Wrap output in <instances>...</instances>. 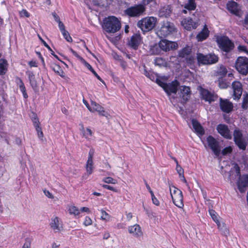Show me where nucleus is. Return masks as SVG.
I'll return each mask as SVG.
<instances>
[{
	"label": "nucleus",
	"instance_id": "bf43d9fd",
	"mask_svg": "<svg viewBox=\"0 0 248 248\" xmlns=\"http://www.w3.org/2000/svg\"><path fill=\"white\" fill-rule=\"evenodd\" d=\"M20 16H22V17H28L30 16L29 13L27 12V10H24V9L22 10L20 12Z\"/></svg>",
	"mask_w": 248,
	"mask_h": 248
},
{
	"label": "nucleus",
	"instance_id": "603ef678",
	"mask_svg": "<svg viewBox=\"0 0 248 248\" xmlns=\"http://www.w3.org/2000/svg\"><path fill=\"white\" fill-rule=\"evenodd\" d=\"M237 49L239 52H243L248 54V50L247 49L246 46L243 45H239L237 47Z\"/></svg>",
	"mask_w": 248,
	"mask_h": 248
},
{
	"label": "nucleus",
	"instance_id": "69168bd1",
	"mask_svg": "<svg viewBox=\"0 0 248 248\" xmlns=\"http://www.w3.org/2000/svg\"><path fill=\"white\" fill-rule=\"evenodd\" d=\"M32 122L34 124V127H36L37 126H39V122L38 119L37 118L36 116H35L33 119Z\"/></svg>",
	"mask_w": 248,
	"mask_h": 248
},
{
	"label": "nucleus",
	"instance_id": "0e129e2a",
	"mask_svg": "<svg viewBox=\"0 0 248 248\" xmlns=\"http://www.w3.org/2000/svg\"><path fill=\"white\" fill-rule=\"evenodd\" d=\"M151 80L154 81V80H156L157 78L161 79V80L163 79V77H155V75L153 73H151V75L149 78Z\"/></svg>",
	"mask_w": 248,
	"mask_h": 248
},
{
	"label": "nucleus",
	"instance_id": "9b49d317",
	"mask_svg": "<svg viewBox=\"0 0 248 248\" xmlns=\"http://www.w3.org/2000/svg\"><path fill=\"white\" fill-rule=\"evenodd\" d=\"M159 46L162 50L165 51L176 49L178 47V45L176 42L169 41L166 39L160 40Z\"/></svg>",
	"mask_w": 248,
	"mask_h": 248
},
{
	"label": "nucleus",
	"instance_id": "f03ea898",
	"mask_svg": "<svg viewBox=\"0 0 248 248\" xmlns=\"http://www.w3.org/2000/svg\"><path fill=\"white\" fill-rule=\"evenodd\" d=\"M167 80V78L166 77H163L162 80L157 78L156 83L163 89L168 96H170L171 93L175 94L177 91V88L179 86V83L177 80H174L167 84L165 82Z\"/></svg>",
	"mask_w": 248,
	"mask_h": 248
},
{
	"label": "nucleus",
	"instance_id": "2eb2a0df",
	"mask_svg": "<svg viewBox=\"0 0 248 248\" xmlns=\"http://www.w3.org/2000/svg\"><path fill=\"white\" fill-rule=\"evenodd\" d=\"M219 106L221 110L225 113L231 112L233 108V104L227 99H223L222 98L219 99Z\"/></svg>",
	"mask_w": 248,
	"mask_h": 248
},
{
	"label": "nucleus",
	"instance_id": "cd10ccee",
	"mask_svg": "<svg viewBox=\"0 0 248 248\" xmlns=\"http://www.w3.org/2000/svg\"><path fill=\"white\" fill-rule=\"evenodd\" d=\"M68 211L70 215L75 217H80L79 209L74 205H69L68 206Z\"/></svg>",
	"mask_w": 248,
	"mask_h": 248
},
{
	"label": "nucleus",
	"instance_id": "6e6552de",
	"mask_svg": "<svg viewBox=\"0 0 248 248\" xmlns=\"http://www.w3.org/2000/svg\"><path fill=\"white\" fill-rule=\"evenodd\" d=\"M233 141L236 145L241 150H245L247 147V142L243 138L242 131L236 128L233 131Z\"/></svg>",
	"mask_w": 248,
	"mask_h": 248
},
{
	"label": "nucleus",
	"instance_id": "6ab92c4d",
	"mask_svg": "<svg viewBox=\"0 0 248 248\" xmlns=\"http://www.w3.org/2000/svg\"><path fill=\"white\" fill-rule=\"evenodd\" d=\"M191 122L194 132L199 137L203 136L205 134L204 129L198 121L196 119H192Z\"/></svg>",
	"mask_w": 248,
	"mask_h": 248
},
{
	"label": "nucleus",
	"instance_id": "a211bd4d",
	"mask_svg": "<svg viewBox=\"0 0 248 248\" xmlns=\"http://www.w3.org/2000/svg\"><path fill=\"white\" fill-rule=\"evenodd\" d=\"M89 110L93 112L96 111L100 115L105 116L106 117H108V113L105 112L104 108L95 102L92 101L91 108H90Z\"/></svg>",
	"mask_w": 248,
	"mask_h": 248
},
{
	"label": "nucleus",
	"instance_id": "5701e85b",
	"mask_svg": "<svg viewBox=\"0 0 248 248\" xmlns=\"http://www.w3.org/2000/svg\"><path fill=\"white\" fill-rule=\"evenodd\" d=\"M50 225L51 228L55 232L60 231L62 229L61 221L57 217L51 218Z\"/></svg>",
	"mask_w": 248,
	"mask_h": 248
},
{
	"label": "nucleus",
	"instance_id": "ddd939ff",
	"mask_svg": "<svg viewBox=\"0 0 248 248\" xmlns=\"http://www.w3.org/2000/svg\"><path fill=\"white\" fill-rule=\"evenodd\" d=\"M217 132L226 139L231 140L232 136L228 126L225 124H219L217 126Z\"/></svg>",
	"mask_w": 248,
	"mask_h": 248
},
{
	"label": "nucleus",
	"instance_id": "79ce46f5",
	"mask_svg": "<svg viewBox=\"0 0 248 248\" xmlns=\"http://www.w3.org/2000/svg\"><path fill=\"white\" fill-rule=\"evenodd\" d=\"M241 107L244 109H247L248 108V94L246 93L244 95Z\"/></svg>",
	"mask_w": 248,
	"mask_h": 248
},
{
	"label": "nucleus",
	"instance_id": "c756f323",
	"mask_svg": "<svg viewBox=\"0 0 248 248\" xmlns=\"http://www.w3.org/2000/svg\"><path fill=\"white\" fill-rule=\"evenodd\" d=\"M209 213L211 217L213 220L217 224L218 228L219 229L221 226L219 220L218 219L217 215V212L213 209H211V207H209Z\"/></svg>",
	"mask_w": 248,
	"mask_h": 248
},
{
	"label": "nucleus",
	"instance_id": "3c124183",
	"mask_svg": "<svg viewBox=\"0 0 248 248\" xmlns=\"http://www.w3.org/2000/svg\"><path fill=\"white\" fill-rule=\"evenodd\" d=\"M62 35L64 39L68 42H72V38L70 35L69 32H62Z\"/></svg>",
	"mask_w": 248,
	"mask_h": 248
},
{
	"label": "nucleus",
	"instance_id": "13d9d810",
	"mask_svg": "<svg viewBox=\"0 0 248 248\" xmlns=\"http://www.w3.org/2000/svg\"><path fill=\"white\" fill-rule=\"evenodd\" d=\"M44 193L47 198L49 199H52L54 198L53 195L51 193H50L48 190H47L46 189L44 190Z\"/></svg>",
	"mask_w": 248,
	"mask_h": 248
},
{
	"label": "nucleus",
	"instance_id": "39448f33",
	"mask_svg": "<svg viewBox=\"0 0 248 248\" xmlns=\"http://www.w3.org/2000/svg\"><path fill=\"white\" fill-rule=\"evenodd\" d=\"M146 11L144 5L136 4L130 6L124 11L125 15L130 17H138L142 16Z\"/></svg>",
	"mask_w": 248,
	"mask_h": 248
},
{
	"label": "nucleus",
	"instance_id": "2f4dec72",
	"mask_svg": "<svg viewBox=\"0 0 248 248\" xmlns=\"http://www.w3.org/2000/svg\"><path fill=\"white\" fill-rule=\"evenodd\" d=\"M17 83L19 86V89L20 91L22 92L23 94V96L25 98H27L28 97L27 93H26V88L25 85L22 81V80L20 78L18 79L17 81Z\"/></svg>",
	"mask_w": 248,
	"mask_h": 248
},
{
	"label": "nucleus",
	"instance_id": "c85d7f7f",
	"mask_svg": "<svg viewBox=\"0 0 248 248\" xmlns=\"http://www.w3.org/2000/svg\"><path fill=\"white\" fill-rule=\"evenodd\" d=\"M161 29L163 31H174L175 28L173 23L169 21H164L162 23Z\"/></svg>",
	"mask_w": 248,
	"mask_h": 248
},
{
	"label": "nucleus",
	"instance_id": "c9c22d12",
	"mask_svg": "<svg viewBox=\"0 0 248 248\" xmlns=\"http://www.w3.org/2000/svg\"><path fill=\"white\" fill-rule=\"evenodd\" d=\"M188 46H187V48ZM189 52L187 49V65H189L191 68H193L194 66L195 63V57L194 56H189Z\"/></svg>",
	"mask_w": 248,
	"mask_h": 248
},
{
	"label": "nucleus",
	"instance_id": "f704fd0d",
	"mask_svg": "<svg viewBox=\"0 0 248 248\" xmlns=\"http://www.w3.org/2000/svg\"><path fill=\"white\" fill-rule=\"evenodd\" d=\"M52 68L54 71L61 77H64V73L62 68L57 64H54L52 66Z\"/></svg>",
	"mask_w": 248,
	"mask_h": 248
},
{
	"label": "nucleus",
	"instance_id": "4c0bfd02",
	"mask_svg": "<svg viewBox=\"0 0 248 248\" xmlns=\"http://www.w3.org/2000/svg\"><path fill=\"white\" fill-rule=\"evenodd\" d=\"M210 32H199L197 35L198 41H202L205 40L209 35Z\"/></svg>",
	"mask_w": 248,
	"mask_h": 248
},
{
	"label": "nucleus",
	"instance_id": "f257e3e1",
	"mask_svg": "<svg viewBox=\"0 0 248 248\" xmlns=\"http://www.w3.org/2000/svg\"><path fill=\"white\" fill-rule=\"evenodd\" d=\"M215 37L217 46L222 51L229 53L234 48V43L227 36L217 35Z\"/></svg>",
	"mask_w": 248,
	"mask_h": 248
},
{
	"label": "nucleus",
	"instance_id": "aec40b11",
	"mask_svg": "<svg viewBox=\"0 0 248 248\" xmlns=\"http://www.w3.org/2000/svg\"><path fill=\"white\" fill-rule=\"evenodd\" d=\"M128 231L132 236L137 238L141 237L143 234L141 228L138 224L129 226Z\"/></svg>",
	"mask_w": 248,
	"mask_h": 248
},
{
	"label": "nucleus",
	"instance_id": "4468645a",
	"mask_svg": "<svg viewBox=\"0 0 248 248\" xmlns=\"http://www.w3.org/2000/svg\"><path fill=\"white\" fill-rule=\"evenodd\" d=\"M227 9L232 14L240 17L242 16L243 12L238 8V4L234 1H229L227 4Z\"/></svg>",
	"mask_w": 248,
	"mask_h": 248
},
{
	"label": "nucleus",
	"instance_id": "e433bc0d",
	"mask_svg": "<svg viewBox=\"0 0 248 248\" xmlns=\"http://www.w3.org/2000/svg\"><path fill=\"white\" fill-rule=\"evenodd\" d=\"M100 212L101 214L100 218L102 220L105 221V222H108L110 221L111 219V216L108 213H107L103 209H101Z\"/></svg>",
	"mask_w": 248,
	"mask_h": 248
},
{
	"label": "nucleus",
	"instance_id": "b1692460",
	"mask_svg": "<svg viewBox=\"0 0 248 248\" xmlns=\"http://www.w3.org/2000/svg\"><path fill=\"white\" fill-rule=\"evenodd\" d=\"M171 13V8L170 5H166L162 7L159 12V16L160 17H167L170 16Z\"/></svg>",
	"mask_w": 248,
	"mask_h": 248
},
{
	"label": "nucleus",
	"instance_id": "4d7b16f0",
	"mask_svg": "<svg viewBox=\"0 0 248 248\" xmlns=\"http://www.w3.org/2000/svg\"><path fill=\"white\" fill-rule=\"evenodd\" d=\"M164 63V61L162 58H158L155 60V63L156 65H161Z\"/></svg>",
	"mask_w": 248,
	"mask_h": 248
},
{
	"label": "nucleus",
	"instance_id": "a878e982",
	"mask_svg": "<svg viewBox=\"0 0 248 248\" xmlns=\"http://www.w3.org/2000/svg\"><path fill=\"white\" fill-rule=\"evenodd\" d=\"M26 74L28 76L31 85L33 89H35L37 87L38 85L37 81L35 80V78L34 74L32 72L30 71H28L26 72Z\"/></svg>",
	"mask_w": 248,
	"mask_h": 248
},
{
	"label": "nucleus",
	"instance_id": "a19ab883",
	"mask_svg": "<svg viewBox=\"0 0 248 248\" xmlns=\"http://www.w3.org/2000/svg\"><path fill=\"white\" fill-rule=\"evenodd\" d=\"M196 8L195 0H188L187 3V10H194Z\"/></svg>",
	"mask_w": 248,
	"mask_h": 248
},
{
	"label": "nucleus",
	"instance_id": "423d86ee",
	"mask_svg": "<svg viewBox=\"0 0 248 248\" xmlns=\"http://www.w3.org/2000/svg\"><path fill=\"white\" fill-rule=\"evenodd\" d=\"M236 70L243 76L248 74V58L246 57H238L234 64Z\"/></svg>",
	"mask_w": 248,
	"mask_h": 248
},
{
	"label": "nucleus",
	"instance_id": "338daca9",
	"mask_svg": "<svg viewBox=\"0 0 248 248\" xmlns=\"http://www.w3.org/2000/svg\"><path fill=\"white\" fill-rule=\"evenodd\" d=\"M69 50L70 52L77 58L78 59V60L80 61V58H82L81 57H80L75 51H74L73 49L71 48H69Z\"/></svg>",
	"mask_w": 248,
	"mask_h": 248
},
{
	"label": "nucleus",
	"instance_id": "864d4df0",
	"mask_svg": "<svg viewBox=\"0 0 248 248\" xmlns=\"http://www.w3.org/2000/svg\"><path fill=\"white\" fill-rule=\"evenodd\" d=\"M151 198L152 202L156 206L159 205L160 202L158 199L155 197L154 194L151 195Z\"/></svg>",
	"mask_w": 248,
	"mask_h": 248
},
{
	"label": "nucleus",
	"instance_id": "5fc2aeb1",
	"mask_svg": "<svg viewBox=\"0 0 248 248\" xmlns=\"http://www.w3.org/2000/svg\"><path fill=\"white\" fill-rule=\"evenodd\" d=\"M186 89V86H183L181 87L180 90H181V93L180 96H182V97L183 98V99L184 101H186V99L185 98L186 93L185 92V91Z\"/></svg>",
	"mask_w": 248,
	"mask_h": 248
},
{
	"label": "nucleus",
	"instance_id": "4be33fe9",
	"mask_svg": "<svg viewBox=\"0 0 248 248\" xmlns=\"http://www.w3.org/2000/svg\"><path fill=\"white\" fill-rule=\"evenodd\" d=\"M176 192V194L175 195H173V197H172V200L174 204L180 208H183L184 206V204L183 203V198L182 195V191L179 190V192L178 193Z\"/></svg>",
	"mask_w": 248,
	"mask_h": 248
},
{
	"label": "nucleus",
	"instance_id": "8fccbe9b",
	"mask_svg": "<svg viewBox=\"0 0 248 248\" xmlns=\"http://www.w3.org/2000/svg\"><path fill=\"white\" fill-rule=\"evenodd\" d=\"M36 130L37 132L38 138L42 140L43 138V133L42 131V128L40 126H37L35 127Z\"/></svg>",
	"mask_w": 248,
	"mask_h": 248
},
{
	"label": "nucleus",
	"instance_id": "9d476101",
	"mask_svg": "<svg viewBox=\"0 0 248 248\" xmlns=\"http://www.w3.org/2000/svg\"><path fill=\"white\" fill-rule=\"evenodd\" d=\"M232 87L233 90L232 98L234 100H239L243 93V87L241 82L234 80L232 82Z\"/></svg>",
	"mask_w": 248,
	"mask_h": 248
},
{
	"label": "nucleus",
	"instance_id": "393cba45",
	"mask_svg": "<svg viewBox=\"0 0 248 248\" xmlns=\"http://www.w3.org/2000/svg\"><path fill=\"white\" fill-rule=\"evenodd\" d=\"M116 32H106V35L112 43L115 44L121 38L120 34L116 33Z\"/></svg>",
	"mask_w": 248,
	"mask_h": 248
},
{
	"label": "nucleus",
	"instance_id": "ea45409f",
	"mask_svg": "<svg viewBox=\"0 0 248 248\" xmlns=\"http://www.w3.org/2000/svg\"><path fill=\"white\" fill-rule=\"evenodd\" d=\"M198 24L196 21H194L190 19L187 21V28L189 29H195L197 27Z\"/></svg>",
	"mask_w": 248,
	"mask_h": 248
},
{
	"label": "nucleus",
	"instance_id": "6e6d98bb",
	"mask_svg": "<svg viewBox=\"0 0 248 248\" xmlns=\"http://www.w3.org/2000/svg\"><path fill=\"white\" fill-rule=\"evenodd\" d=\"M103 187L105 188H106L107 189H108V190H111L112 191H114V192H118V190L116 188L113 187V186H110L109 185H103L102 186Z\"/></svg>",
	"mask_w": 248,
	"mask_h": 248
},
{
	"label": "nucleus",
	"instance_id": "7ed1b4c3",
	"mask_svg": "<svg viewBox=\"0 0 248 248\" xmlns=\"http://www.w3.org/2000/svg\"><path fill=\"white\" fill-rule=\"evenodd\" d=\"M102 26L106 31H119L121 29V24L118 18L110 16L104 19Z\"/></svg>",
	"mask_w": 248,
	"mask_h": 248
},
{
	"label": "nucleus",
	"instance_id": "bb28decb",
	"mask_svg": "<svg viewBox=\"0 0 248 248\" xmlns=\"http://www.w3.org/2000/svg\"><path fill=\"white\" fill-rule=\"evenodd\" d=\"M81 130L82 132L83 137H84L87 140H91L93 135V132L92 130L89 128L85 129L82 124H81Z\"/></svg>",
	"mask_w": 248,
	"mask_h": 248
},
{
	"label": "nucleus",
	"instance_id": "49530a36",
	"mask_svg": "<svg viewBox=\"0 0 248 248\" xmlns=\"http://www.w3.org/2000/svg\"><path fill=\"white\" fill-rule=\"evenodd\" d=\"M170 196L172 198L173 195H175L176 194V192H177V193L179 192V189L174 186H170ZM177 194H178V193H177Z\"/></svg>",
	"mask_w": 248,
	"mask_h": 248
},
{
	"label": "nucleus",
	"instance_id": "c03bdc74",
	"mask_svg": "<svg viewBox=\"0 0 248 248\" xmlns=\"http://www.w3.org/2000/svg\"><path fill=\"white\" fill-rule=\"evenodd\" d=\"M103 182L107 184H117V181L116 179H114L110 177H107L104 178L103 179Z\"/></svg>",
	"mask_w": 248,
	"mask_h": 248
},
{
	"label": "nucleus",
	"instance_id": "72a5a7b5",
	"mask_svg": "<svg viewBox=\"0 0 248 248\" xmlns=\"http://www.w3.org/2000/svg\"><path fill=\"white\" fill-rule=\"evenodd\" d=\"M218 81V86L220 89H226L229 86L230 83L227 82L222 77H219Z\"/></svg>",
	"mask_w": 248,
	"mask_h": 248
},
{
	"label": "nucleus",
	"instance_id": "de8ad7c7",
	"mask_svg": "<svg viewBox=\"0 0 248 248\" xmlns=\"http://www.w3.org/2000/svg\"><path fill=\"white\" fill-rule=\"evenodd\" d=\"M80 61L90 71H93V68L92 66L88 62H87L83 58H80Z\"/></svg>",
	"mask_w": 248,
	"mask_h": 248
},
{
	"label": "nucleus",
	"instance_id": "a18cd8bd",
	"mask_svg": "<svg viewBox=\"0 0 248 248\" xmlns=\"http://www.w3.org/2000/svg\"><path fill=\"white\" fill-rule=\"evenodd\" d=\"M185 106L183 105V107L180 106L178 105V107L177 108L178 111L179 113L181 115L182 117L184 119L186 118V111L185 110Z\"/></svg>",
	"mask_w": 248,
	"mask_h": 248
},
{
	"label": "nucleus",
	"instance_id": "412c9836",
	"mask_svg": "<svg viewBox=\"0 0 248 248\" xmlns=\"http://www.w3.org/2000/svg\"><path fill=\"white\" fill-rule=\"evenodd\" d=\"M238 188L240 192H245L248 187V175H244L238 181Z\"/></svg>",
	"mask_w": 248,
	"mask_h": 248
},
{
	"label": "nucleus",
	"instance_id": "e2e57ef3",
	"mask_svg": "<svg viewBox=\"0 0 248 248\" xmlns=\"http://www.w3.org/2000/svg\"><path fill=\"white\" fill-rule=\"evenodd\" d=\"M154 0H142V3L140 4V5H144V7H145L146 5H147L153 2Z\"/></svg>",
	"mask_w": 248,
	"mask_h": 248
},
{
	"label": "nucleus",
	"instance_id": "20e7f679",
	"mask_svg": "<svg viewBox=\"0 0 248 248\" xmlns=\"http://www.w3.org/2000/svg\"><path fill=\"white\" fill-rule=\"evenodd\" d=\"M157 19L154 16H147L139 20L137 23V26L142 31H151L156 25Z\"/></svg>",
	"mask_w": 248,
	"mask_h": 248
},
{
	"label": "nucleus",
	"instance_id": "f8f14e48",
	"mask_svg": "<svg viewBox=\"0 0 248 248\" xmlns=\"http://www.w3.org/2000/svg\"><path fill=\"white\" fill-rule=\"evenodd\" d=\"M201 95L202 99L209 103L215 101L218 97L217 95L215 94L214 93H212L207 89L204 88L202 89Z\"/></svg>",
	"mask_w": 248,
	"mask_h": 248
},
{
	"label": "nucleus",
	"instance_id": "052dcab7",
	"mask_svg": "<svg viewBox=\"0 0 248 248\" xmlns=\"http://www.w3.org/2000/svg\"><path fill=\"white\" fill-rule=\"evenodd\" d=\"M80 214L82 212H86L87 213H90V210L88 207H82L79 209Z\"/></svg>",
	"mask_w": 248,
	"mask_h": 248
},
{
	"label": "nucleus",
	"instance_id": "37998d69",
	"mask_svg": "<svg viewBox=\"0 0 248 248\" xmlns=\"http://www.w3.org/2000/svg\"><path fill=\"white\" fill-rule=\"evenodd\" d=\"M93 222V220L89 216H86L84 218L83 224L85 226L87 227L92 225Z\"/></svg>",
	"mask_w": 248,
	"mask_h": 248
},
{
	"label": "nucleus",
	"instance_id": "473e14b6",
	"mask_svg": "<svg viewBox=\"0 0 248 248\" xmlns=\"http://www.w3.org/2000/svg\"><path fill=\"white\" fill-rule=\"evenodd\" d=\"M175 161L177 164L176 170L177 172L179 174L180 179H181V181L185 182L186 179L184 176V170L182 168V167L180 165H178L177 160H175Z\"/></svg>",
	"mask_w": 248,
	"mask_h": 248
},
{
	"label": "nucleus",
	"instance_id": "1a4fd4ad",
	"mask_svg": "<svg viewBox=\"0 0 248 248\" xmlns=\"http://www.w3.org/2000/svg\"><path fill=\"white\" fill-rule=\"evenodd\" d=\"M206 141L208 146L212 150L214 154L217 156H218L221 151L219 142L211 135H209L207 137Z\"/></svg>",
	"mask_w": 248,
	"mask_h": 248
},
{
	"label": "nucleus",
	"instance_id": "7c9ffc66",
	"mask_svg": "<svg viewBox=\"0 0 248 248\" xmlns=\"http://www.w3.org/2000/svg\"><path fill=\"white\" fill-rule=\"evenodd\" d=\"M8 63L4 59L0 60V75H4L7 70Z\"/></svg>",
	"mask_w": 248,
	"mask_h": 248
},
{
	"label": "nucleus",
	"instance_id": "58836bf2",
	"mask_svg": "<svg viewBox=\"0 0 248 248\" xmlns=\"http://www.w3.org/2000/svg\"><path fill=\"white\" fill-rule=\"evenodd\" d=\"M227 73L228 71L227 68L224 66H221L218 70V75L219 77H222V78H224L227 74Z\"/></svg>",
	"mask_w": 248,
	"mask_h": 248
},
{
	"label": "nucleus",
	"instance_id": "774afa93",
	"mask_svg": "<svg viewBox=\"0 0 248 248\" xmlns=\"http://www.w3.org/2000/svg\"><path fill=\"white\" fill-rule=\"evenodd\" d=\"M243 24L245 26H248V13H247L245 16Z\"/></svg>",
	"mask_w": 248,
	"mask_h": 248
},
{
	"label": "nucleus",
	"instance_id": "f3484780",
	"mask_svg": "<svg viewBox=\"0 0 248 248\" xmlns=\"http://www.w3.org/2000/svg\"><path fill=\"white\" fill-rule=\"evenodd\" d=\"M142 42V38L140 34L137 33L131 37L128 42V45L134 49H137L139 46L141 44Z\"/></svg>",
	"mask_w": 248,
	"mask_h": 248
},
{
	"label": "nucleus",
	"instance_id": "0eeeda50",
	"mask_svg": "<svg viewBox=\"0 0 248 248\" xmlns=\"http://www.w3.org/2000/svg\"><path fill=\"white\" fill-rule=\"evenodd\" d=\"M197 59L199 64L208 65L217 62L218 61V57L214 54L204 55L202 53H198L197 54Z\"/></svg>",
	"mask_w": 248,
	"mask_h": 248
},
{
	"label": "nucleus",
	"instance_id": "09e8293b",
	"mask_svg": "<svg viewBox=\"0 0 248 248\" xmlns=\"http://www.w3.org/2000/svg\"><path fill=\"white\" fill-rule=\"evenodd\" d=\"M232 149L231 146H228L224 148L222 151V154L224 155H226L228 154H230L232 152Z\"/></svg>",
	"mask_w": 248,
	"mask_h": 248
},
{
	"label": "nucleus",
	"instance_id": "dca6fc26",
	"mask_svg": "<svg viewBox=\"0 0 248 248\" xmlns=\"http://www.w3.org/2000/svg\"><path fill=\"white\" fill-rule=\"evenodd\" d=\"M94 153V150L93 149H91L89 152V155L88 160L87 161L86 165V170L87 173L88 175H90L93 173V156Z\"/></svg>",
	"mask_w": 248,
	"mask_h": 248
},
{
	"label": "nucleus",
	"instance_id": "680f3d73",
	"mask_svg": "<svg viewBox=\"0 0 248 248\" xmlns=\"http://www.w3.org/2000/svg\"><path fill=\"white\" fill-rule=\"evenodd\" d=\"M234 168L235 169V172L237 176H240L241 172H240V168L239 166L237 164H235L234 166Z\"/></svg>",
	"mask_w": 248,
	"mask_h": 248
}]
</instances>
